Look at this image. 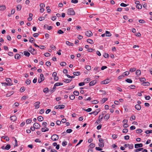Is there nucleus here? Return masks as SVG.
I'll return each instance as SVG.
<instances>
[{
    "mask_svg": "<svg viewBox=\"0 0 152 152\" xmlns=\"http://www.w3.org/2000/svg\"><path fill=\"white\" fill-rule=\"evenodd\" d=\"M45 79V77L43 74H41L40 75V78L38 80V82L39 83H41Z\"/></svg>",
    "mask_w": 152,
    "mask_h": 152,
    "instance_id": "7ed1b4c3",
    "label": "nucleus"
},
{
    "mask_svg": "<svg viewBox=\"0 0 152 152\" xmlns=\"http://www.w3.org/2000/svg\"><path fill=\"white\" fill-rule=\"evenodd\" d=\"M145 133L146 134L151 133H152V130H147L145 132Z\"/></svg>",
    "mask_w": 152,
    "mask_h": 152,
    "instance_id": "774afa93",
    "label": "nucleus"
},
{
    "mask_svg": "<svg viewBox=\"0 0 152 152\" xmlns=\"http://www.w3.org/2000/svg\"><path fill=\"white\" fill-rule=\"evenodd\" d=\"M145 80H146L145 79L144 77L140 79V81L141 82H144Z\"/></svg>",
    "mask_w": 152,
    "mask_h": 152,
    "instance_id": "0e129e2a",
    "label": "nucleus"
},
{
    "mask_svg": "<svg viewBox=\"0 0 152 152\" xmlns=\"http://www.w3.org/2000/svg\"><path fill=\"white\" fill-rule=\"evenodd\" d=\"M104 56L105 58H107L109 57V55L108 53H105L104 55Z\"/></svg>",
    "mask_w": 152,
    "mask_h": 152,
    "instance_id": "864d4df0",
    "label": "nucleus"
},
{
    "mask_svg": "<svg viewBox=\"0 0 152 152\" xmlns=\"http://www.w3.org/2000/svg\"><path fill=\"white\" fill-rule=\"evenodd\" d=\"M110 82L109 80L108 79H106L104 81L101 82V83L103 84H107Z\"/></svg>",
    "mask_w": 152,
    "mask_h": 152,
    "instance_id": "9d476101",
    "label": "nucleus"
},
{
    "mask_svg": "<svg viewBox=\"0 0 152 152\" xmlns=\"http://www.w3.org/2000/svg\"><path fill=\"white\" fill-rule=\"evenodd\" d=\"M73 74L76 76H78L80 74V72H73Z\"/></svg>",
    "mask_w": 152,
    "mask_h": 152,
    "instance_id": "b1692460",
    "label": "nucleus"
},
{
    "mask_svg": "<svg viewBox=\"0 0 152 152\" xmlns=\"http://www.w3.org/2000/svg\"><path fill=\"white\" fill-rule=\"evenodd\" d=\"M103 115H100L99 118V121H101L102 119L103 118Z\"/></svg>",
    "mask_w": 152,
    "mask_h": 152,
    "instance_id": "680f3d73",
    "label": "nucleus"
},
{
    "mask_svg": "<svg viewBox=\"0 0 152 152\" xmlns=\"http://www.w3.org/2000/svg\"><path fill=\"white\" fill-rule=\"evenodd\" d=\"M34 40H35L32 37H30L29 40V42L31 43H34Z\"/></svg>",
    "mask_w": 152,
    "mask_h": 152,
    "instance_id": "c85d7f7f",
    "label": "nucleus"
},
{
    "mask_svg": "<svg viewBox=\"0 0 152 152\" xmlns=\"http://www.w3.org/2000/svg\"><path fill=\"white\" fill-rule=\"evenodd\" d=\"M32 121V120L31 119H27L26 121V123L27 124L30 123Z\"/></svg>",
    "mask_w": 152,
    "mask_h": 152,
    "instance_id": "f704fd0d",
    "label": "nucleus"
},
{
    "mask_svg": "<svg viewBox=\"0 0 152 152\" xmlns=\"http://www.w3.org/2000/svg\"><path fill=\"white\" fill-rule=\"evenodd\" d=\"M95 146V144L93 143H91L89 145V147L90 148H92Z\"/></svg>",
    "mask_w": 152,
    "mask_h": 152,
    "instance_id": "6ab92c4d",
    "label": "nucleus"
},
{
    "mask_svg": "<svg viewBox=\"0 0 152 152\" xmlns=\"http://www.w3.org/2000/svg\"><path fill=\"white\" fill-rule=\"evenodd\" d=\"M21 8V5H18L17 6L16 9L18 10H20Z\"/></svg>",
    "mask_w": 152,
    "mask_h": 152,
    "instance_id": "4c0bfd02",
    "label": "nucleus"
},
{
    "mask_svg": "<svg viewBox=\"0 0 152 152\" xmlns=\"http://www.w3.org/2000/svg\"><path fill=\"white\" fill-rule=\"evenodd\" d=\"M142 85L144 86H148L150 85V84L148 82H144L142 83Z\"/></svg>",
    "mask_w": 152,
    "mask_h": 152,
    "instance_id": "f3484780",
    "label": "nucleus"
},
{
    "mask_svg": "<svg viewBox=\"0 0 152 152\" xmlns=\"http://www.w3.org/2000/svg\"><path fill=\"white\" fill-rule=\"evenodd\" d=\"M55 85L56 86H61L63 85V83H57L55 84Z\"/></svg>",
    "mask_w": 152,
    "mask_h": 152,
    "instance_id": "473e14b6",
    "label": "nucleus"
},
{
    "mask_svg": "<svg viewBox=\"0 0 152 152\" xmlns=\"http://www.w3.org/2000/svg\"><path fill=\"white\" fill-rule=\"evenodd\" d=\"M67 142L66 141H64L62 142V144L63 146H65L67 145Z\"/></svg>",
    "mask_w": 152,
    "mask_h": 152,
    "instance_id": "a18cd8bd",
    "label": "nucleus"
},
{
    "mask_svg": "<svg viewBox=\"0 0 152 152\" xmlns=\"http://www.w3.org/2000/svg\"><path fill=\"white\" fill-rule=\"evenodd\" d=\"M3 85H4L5 86H10L12 85V83H7L6 82L3 83H2Z\"/></svg>",
    "mask_w": 152,
    "mask_h": 152,
    "instance_id": "2eb2a0df",
    "label": "nucleus"
},
{
    "mask_svg": "<svg viewBox=\"0 0 152 152\" xmlns=\"http://www.w3.org/2000/svg\"><path fill=\"white\" fill-rule=\"evenodd\" d=\"M99 92H102V94L105 95L106 94V92L104 90H99Z\"/></svg>",
    "mask_w": 152,
    "mask_h": 152,
    "instance_id": "ea45409f",
    "label": "nucleus"
},
{
    "mask_svg": "<svg viewBox=\"0 0 152 152\" xmlns=\"http://www.w3.org/2000/svg\"><path fill=\"white\" fill-rule=\"evenodd\" d=\"M72 80V79H64L63 80V81L65 83H68L71 82Z\"/></svg>",
    "mask_w": 152,
    "mask_h": 152,
    "instance_id": "4be33fe9",
    "label": "nucleus"
},
{
    "mask_svg": "<svg viewBox=\"0 0 152 152\" xmlns=\"http://www.w3.org/2000/svg\"><path fill=\"white\" fill-rule=\"evenodd\" d=\"M143 148H141L137 149H135L134 150V151L135 152H137L141 151L142 150H143Z\"/></svg>",
    "mask_w": 152,
    "mask_h": 152,
    "instance_id": "c9c22d12",
    "label": "nucleus"
},
{
    "mask_svg": "<svg viewBox=\"0 0 152 152\" xmlns=\"http://www.w3.org/2000/svg\"><path fill=\"white\" fill-rule=\"evenodd\" d=\"M136 70V69L135 68H131L130 69L129 71L130 72H134V71H135Z\"/></svg>",
    "mask_w": 152,
    "mask_h": 152,
    "instance_id": "4d7b16f0",
    "label": "nucleus"
},
{
    "mask_svg": "<svg viewBox=\"0 0 152 152\" xmlns=\"http://www.w3.org/2000/svg\"><path fill=\"white\" fill-rule=\"evenodd\" d=\"M45 18V17H41L39 18L38 19L40 21H42L44 20Z\"/></svg>",
    "mask_w": 152,
    "mask_h": 152,
    "instance_id": "052dcab7",
    "label": "nucleus"
},
{
    "mask_svg": "<svg viewBox=\"0 0 152 152\" xmlns=\"http://www.w3.org/2000/svg\"><path fill=\"white\" fill-rule=\"evenodd\" d=\"M23 53L24 55L28 57L30 55V53L27 51H24Z\"/></svg>",
    "mask_w": 152,
    "mask_h": 152,
    "instance_id": "dca6fc26",
    "label": "nucleus"
},
{
    "mask_svg": "<svg viewBox=\"0 0 152 152\" xmlns=\"http://www.w3.org/2000/svg\"><path fill=\"white\" fill-rule=\"evenodd\" d=\"M48 124L45 122H44L42 123V126L44 127H46L48 126Z\"/></svg>",
    "mask_w": 152,
    "mask_h": 152,
    "instance_id": "37998d69",
    "label": "nucleus"
},
{
    "mask_svg": "<svg viewBox=\"0 0 152 152\" xmlns=\"http://www.w3.org/2000/svg\"><path fill=\"white\" fill-rule=\"evenodd\" d=\"M135 107L138 110H140L141 109V106L139 104H136L135 105Z\"/></svg>",
    "mask_w": 152,
    "mask_h": 152,
    "instance_id": "f8f14e48",
    "label": "nucleus"
},
{
    "mask_svg": "<svg viewBox=\"0 0 152 152\" xmlns=\"http://www.w3.org/2000/svg\"><path fill=\"white\" fill-rule=\"evenodd\" d=\"M67 14L69 15H73L75 14V12L72 8H70L68 9Z\"/></svg>",
    "mask_w": 152,
    "mask_h": 152,
    "instance_id": "f257e3e1",
    "label": "nucleus"
},
{
    "mask_svg": "<svg viewBox=\"0 0 152 152\" xmlns=\"http://www.w3.org/2000/svg\"><path fill=\"white\" fill-rule=\"evenodd\" d=\"M128 129H124L122 130V132L123 133H126L128 132Z\"/></svg>",
    "mask_w": 152,
    "mask_h": 152,
    "instance_id": "49530a36",
    "label": "nucleus"
},
{
    "mask_svg": "<svg viewBox=\"0 0 152 152\" xmlns=\"http://www.w3.org/2000/svg\"><path fill=\"white\" fill-rule=\"evenodd\" d=\"M98 101L96 100H94L92 101V103L94 104H96L98 103Z\"/></svg>",
    "mask_w": 152,
    "mask_h": 152,
    "instance_id": "e2e57ef3",
    "label": "nucleus"
},
{
    "mask_svg": "<svg viewBox=\"0 0 152 152\" xmlns=\"http://www.w3.org/2000/svg\"><path fill=\"white\" fill-rule=\"evenodd\" d=\"M75 96L74 95H72L69 96V98L72 100H73L75 99Z\"/></svg>",
    "mask_w": 152,
    "mask_h": 152,
    "instance_id": "a19ab883",
    "label": "nucleus"
},
{
    "mask_svg": "<svg viewBox=\"0 0 152 152\" xmlns=\"http://www.w3.org/2000/svg\"><path fill=\"white\" fill-rule=\"evenodd\" d=\"M13 94L12 92L8 93L6 94V96L8 97L11 96Z\"/></svg>",
    "mask_w": 152,
    "mask_h": 152,
    "instance_id": "58836bf2",
    "label": "nucleus"
},
{
    "mask_svg": "<svg viewBox=\"0 0 152 152\" xmlns=\"http://www.w3.org/2000/svg\"><path fill=\"white\" fill-rule=\"evenodd\" d=\"M33 127L36 129H39L40 128V126L38 123H35L33 124Z\"/></svg>",
    "mask_w": 152,
    "mask_h": 152,
    "instance_id": "6e6552de",
    "label": "nucleus"
},
{
    "mask_svg": "<svg viewBox=\"0 0 152 152\" xmlns=\"http://www.w3.org/2000/svg\"><path fill=\"white\" fill-rule=\"evenodd\" d=\"M96 83V81L95 80H94L91 81L89 83L90 86H92L95 85Z\"/></svg>",
    "mask_w": 152,
    "mask_h": 152,
    "instance_id": "1a4fd4ad",
    "label": "nucleus"
},
{
    "mask_svg": "<svg viewBox=\"0 0 152 152\" xmlns=\"http://www.w3.org/2000/svg\"><path fill=\"white\" fill-rule=\"evenodd\" d=\"M11 80L10 78H7L6 79V81L7 82V83H10Z\"/></svg>",
    "mask_w": 152,
    "mask_h": 152,
    "instance_id": "603ef678",
    "label": "nucleus"
},
{
    "mask_svg": "<svg viewBox=\"0 0 152 152\" xmlns=\"http://www.w3.org/2000/svg\"><path fill=\"white\" fill-rule=\"evenodd\" d=\"M90 81V79L89 78H87L84 80L85 82L88 83Z\"/></svg>",
    "mask_w": 152,
    "mask_h": 152,
    "instance_id": "79ce46f5",
    "label": "nucleus"
},
{
    "mask_svg": "<svg viewBox=\"0 0 152 152\" xmlns=\"http://www.w3.org/2000/svg\"><path fill=\"white\" fill-rule=\"evenodd\" d=\"M86 35L88 37H91L92 36L93 34L91 31H87L85 32Z\"/></svg>",
    "mask_w": 152,
    "mask_h": 152,
    "instance_id": "39448f33",
    "label": "nucleus"
},
{
    "mask_svg": "<svg viewBox=\"0 0 152 152\" xmlns=\"http://www.w3.org/2000/svg\"><path fill=\"white\" fill-rule=\"evenodd\" d=\"M136 7L139 9H140L142 8V6L140 4H138L136 5Z\"/></svg>",
    "mask_w": 152,
    "mask_h": 152,
    "instance_id": "c03bdc74",
    "label": "nucleus"
},
{
    "mask_svg": "<svg viewBox=\"0 0 152 152\" xmlns=\"http://www.w3.org/2000/svg\"><path fill=\"white\" fill-rule=\"evenodd\" d=\"M72 132V130L71 129H68L66 130V132L67 133H71Z\"/></svg>",
    "mask_w": 152,
    "mask_h": 152,
    "instance_id": "bf43d9fd",
    "label": "nucleus"
},
{
    "mask_svg": "<svg viewBox=\"0 0 152 152\" xmlns=\"http://www.w3.org/2000/svg\"><path fill=\"white\" fill-rule=\"evenodd\" d=\"M126 82H127V83H132V80L131 79H126Z\"/></svg>",
    "mask_w": 152,
    "mask_h": 152,
    "instance_id": "3c124183",
    "label": "nucleus"
},
{
    "mask_svg": "<svg viewBox=\"0 0 152 152\" xmlns=\"http://www.w3.org/2000/svg\"><path fill=\"white\" fill-rule=\"evenodd\" d=\"M84 110L87 112H90L92 110V109L91 108H88L87 109H84Z\"/></svg>",
    "mask_w": 152,
    "mask_h": 152,
    "instance_id": "5fc2aeb1",
    "label": "nucleus"
},
{
    "mask_svg": "<svg viewBox=\"0 0 152 152\" xmlns=\"http://www.w3.org/2000/svg\"><path fill=\"white\" fill-rule=\"evenodd\" d=\"M85 68L88 70H91V66L88 65L86 66Z\"/></svg>",
    "mask_w": 152,
    "mask_h": 152,
    "instance_id": "2f4dec72",
    "label": "nucleus"
},
{
    "mask_svg": "<svg viewBox=\"0 0 152 152\" xmlns=\"http://www.w3.org/2000/svg\"><path fill=\"white\" fill-rule=\"evenodd\" d=\"M128 147L129 149H132L133 148V144H129Z\"/></svg>",
    "mask_w": 152,
    "mask_h": 152,
    "instance_id": "338daca9",
    "label": "nucleus"
},
{
    "mask_svg": "<svg viewBox=\"0 0 152 152\" xmlns=\"http://www.w3.org/2000/svg\"><path fill=\"white\" fill-rule=\"evenodd\" d=\"M73 94L77 96L79 95V93L77 91H75L74 92Z\"/></svg>",
    "mask_w": 152,
    "mask_h": 152,
    "instance_id": "e433bc0d",
    "label": "nucleus"
},
{
    "mask_svg": "<svg viewBox=\"0 0 152 152\" xmlns=\"http://www.w3.org/2000/svg\"><path fill=\"white\" fill-rule=\"evenodd\" d=\"M110 117V115L109 114H106L104 116V118L106 119V120H107Z\"/></svg>",
    "mask_w": 152,
    "mask_h": 152,
    "instance_id": "c756f323",
    "label": "nucleus"
},
{
    "mask_svg": "<svg viewBox=\"0 0 152 152\" xmlns=\"http://www.w3.org/2000/svg\"><path fill=\"white\" fill-rule=\"evenodd\" d=\"M105 33L106 34V37H110L111 36V34L110 32L108 31H106Z\"/></svg>",
    "mask_w": 152,
    "mask_h": 152,
    "instance_id": "4468645a",
    "label": "nucleus"
},
{
    "mask_svg": "<svg viewBox=\"0 0 152 152\" xmlns=\"http://www.w3.org/2000/svg\"><path fill=\"white\" fill-rule=\"evenodd\" d=\"M87 41L88 42L91 44H93L94 43L93 41L91 39H87Z\"/></svg>",
    "mask_w": 152,
    "mask_h": 152,
    "instance_id": "cd10ccee",
    "label": "nucleus"
},
{
    "mask_svg": "<svg viewBox=\"0 0 152 152\" xmlns=\"http://www.w3.org/2000/svg\"><path fill=\"white\" fill-rule=\"evenodd\" d=\"M127 5H128L125 4L123 3H122L120 4L121 6L123 7H126L127 6Z\"/></svg>",
    "mask_w": 152,
    "mask_h": 152,
    "instance_id": "69168bd1",
    "label": "nucleus"
},
{
    "mask_svg": "<svg viewBox=\"0 0 152 152\" xmlns=\"http://www.w3.org/2000/svg\"><path fill=\"white\" fill-rule=\"evenodd\" d=\"M15 58L16 59H19L20 58V56L19 54H16L15 56Z\"/></svg>",
    "mask_w": 152,
    "mask_h": 152,
    "instance_id": "393cba45",
    "label": "nucleus"
},
{
    "mask_svg": "<svg viewBox=\"0 0 152 152\" xmlns=\"http://www.w3.org/2000/svg\"><path fill=\"white\" fill-rule=\"evenodd\" d=\"M124 77V74H122L120 76L118 77V79L119 80H120L123 77Z\"/></svg>",
    "mask_w": 152,
    "mask_h": 152,
    "instance_id": "13d9d810",
    "label": "nucleus"
},
{
    "mask_svg": "<svg viewBox=\"0 0 152 152\" xmlns=\"http://www.w3.org/2000/svg\"><path fill=\"white\" fill-rule=\"evenodd\" d=\"M38 120L40 121H41L43 120V118L41 116H40L37 118Z\"/></svg>",
    "mask_w": 152,
    "mask_h": 152,
    "instance_id": "412c9836",
    "label": "nucleus"
},
{
    "mask_svg": "<svg viewBox=\"0 0 152 152\" xmlns=\"http://www.w3.org/2000/svg\"><path fill=\"white\" fill-rule=\"evenodd\" d=\"M43 91L44 93H47L49 92L48 88H45L43 90Z\"/></svg>",
    "mask_w": 152,
    "mask_h": 152,
    "instance_id": "7c9ffc66",
    "label": "nucleus"
},
{
    "mask_svg": "<svg viewBox=\"0 0 152 152\" xmlns=\"http://www.w3.org/2000/svg\"><path fill=\"white\" fill-rule=\"evenodd\" d=\"M59 138V136L56 134H53L51 137V139L53 141H56Z\"/></svg>",
    "mask_w": 152,
    "mask_h": 152,
    "instance_id": "20e7f679",
    "label": "nucleus"
},
{
    "mask_svg": "<svg viewBox=\"0 0 152 152\" xmlns=\"http://www.w3.org/2000/svg\"><path fill=\"white\" fill-rule=\"evenodd\" d=\"M6 9V7L4 5H1L0 6V10L3 11Z\"/></svg>",
    "mask_w": 152,
    "mask_h": 152,
    "instance_id": "9b49d317",
    "label": "nucleus"
},
{
    "mask_svg": "<svg viewBox=\"0 0 152 152\" xmlns=\"http://www.w3.org/2000/svg\"><path fill=\"white\" fill-rule=\"evenodd\" d=\"M107 100V98H103L102 99V103H104Z\"/></svg>",
    "mask_w": 152,
    "mask_h": 152,
    "instance_id": "de8ad7c7",
    "label": "nucleus"
},
{
    "mask_svg": "<svg viewBox=\"0 0 152 152\" xmlns=\"http://www.w3.org/2000/svg\"><path fill=\"white\" fill-rule=\"evenodd\" d=\"M129 72H124L123 74H124V77L125 76H127L129 74Z\"/></svg>",
    "mask_w": 152,
    "mask_h": 152,
    "instance_id": "6e6d98bb",
    "label": "nucleus"
},
{
    "mask_svg": "<svg viewBox=\"0 0 152 152\" xmlns=\"http://www.w3.org/2000/svg\"><path fill=\"white\" fill-rule=\"evenodd\" d=\"M60 64L61 66H64L66 64V62H62L60 63Z\"/></svg>",
    "mask_w": 152,
    "mask_h": 152,
    "instance_id": "09e8293b",
    "label": "nucleus"
},
{
    "mask_svg": "<svg viewBox=\"0 0 152 152\" xmlns=\"http://www.w3.org/2000/svg\"><path fill=\"white\" fill-rule=\"evenodd\" d=\"M42 131L43 132H46V131H48L49 130V129L48 128L45 127V128H42L41 129Z\"/></svg>",
    "mask_w": 152,
    "mask_h": 152,
    "instance_id": "a211bd4d",
    "label": "nucleus"
},
{
    "mask_svg": "<svg viewBox=\"0 0 152 152\" xmlns=\"http://www.w3.org/2000/svg\"><path fill=\"white\" fill-rule=\"evenodd\" d=\"M99 141L100 143L99 144V147L101 148H102L104 146V140L102 138H99Z\"/></svg>",
    "mask_w": 152,
    "mask_h": 152,
    "instance_id": "f03ea898",
    "label": "nucleus"
},
{
    "mask_svg": "<svg viewBox=\"0 0 152 152\" xmlns=\"http://www.w3.org/2000/svg\"><path fill=\"white\" fill-rule=\"evenodd\" d=\"M10 119L11 121H15L17 119V117L15 116H12L10 117Z\"/></svg>",
    "mask_w": 152,
    "mask_h": 152,
    "instance_id": "ddd939ff",
    "label": "nucleus"
},
{
    "mask_svg": "<svg viewBox=\"0 0 152 152\" xmlns=\"http://www.w3.org/2000/svg\"><path fill=\"white\" fill-rule=\"evenodd\" d=\"M66 44L67 45L69 46H73V44L72 43H71L67 41L66 42Z\"/></svg>",
    "mask_w": 152,
    "mask_h": 152,
    "instance_id": "aec40b11",
    "label": "nucleus"
},
{
    "mask_svg": "<svg viewBox=\"0 0 152 152\" xmlns=\"http://www.w3.org/2000/svg\"><path fill=\"white\" fill-rule=\"evenodd\" d=\"M40 102H37L34 103V105L36 109H37L39 107Z\"/></svg>",
    "mask_w": 152,
    "mask_h": 152,
    "instance_id": "423d86ee",
    "label": "nucleus"
},
{
    "mask_svg": "<svg viewBox=\"0 0 152 152\" xmlns=\"http://www.w3.org/2000/svg\"><path fill=\"white\" fill-rule=\"evenodd\" d=\"M46 65L48 66H49L51 65V63L49 61H47L46 63Z\"/></svg>",
    "mask_w": 152,
    "mask_h": 152,
    "instance_id": "8fccbe9b",
    "label": "nucleus"
},
{
    "mask_svg": "<svg viewBox=\"0 0 152 152\" xmlns=\"http://www.w3.org/2000/svg\"><path fill=\"white\" fill-rule=\"evenodd\" d=\"M142 146L143 145L142 143L136 144L134 145V147L136 148H138L142 147Z\"/></svg>",
    "mask_w": 152,
    "mask_h": 152,
    "instance_id": "0eeeda50",
    "label": "nucleus"
},
{
    "mask_svg": "<svg viewBox=\"0 0 152 152\" xmlns=\"http://www.w3.org/2000/svg\"><path fill=\"white\" fill-rule=\"evenodd\" d=\"M141 73V71L139 70H137L136 72V74L137 75H140Z\"/></svg>",
    "mask_w": 152,
    "mask_h": 152,
    "instance_id": "a878e982",
    "label": "nucleus"
},
{
    "mask_svg": "<svg viewBox=\"0 0 152 152\" xmlns=\"http://www.w3.org/2000/svg\"><path fill=\"white\" fill-rule=\"evenodd\" d=\"M1 138H3L4 139H5V140L7 141H9V138L7 136H3L1 137Z\"/></svg>",
    "mask_w": 152,
    "mask_h": 152,
    "instance_id": "bb28decb",
    "label": "nucleus"
},
{
    "mask_svg": "<svg viewBox=\"0 0 152 152\" xmlns=\"http://www.w3.org/2000/svg\"><path fill=\"white\" fill-rule=\"evenodd\" d=\"M11 148V146L9 144H8L4 148V149L7 150H9Z\"/></svg>",
    "mask_w": 152,
    "mask_h": 152,
    "instance_id": "5701e85b",
    "label": "nucleus"
},
{
    "mask_svg": "<svg viewBox=\"0 0 152 152\" xmlns=\"http://www.w3.org/2000/svg\"><path fill=\"white\" fill-rule=\"evenodd\" d=\"M59 109H62L65 107V106L64 105H58Z\"/></svg>",
    "mask_w": 152,
    "mask_h": 152,
    "instance_id": "72a5a7b5",
    "label": "nucleus"
}]
</instances>
